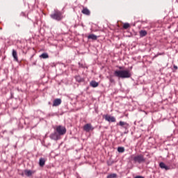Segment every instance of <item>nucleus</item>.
Segmentation results:
<instances>
[{
    "instance_id": "nucleus-1",
    "label": "nucleus",
    "mask_w": 178,
    "mask_h": 178,
    "mask_svg": "<svg viewBox=\"0 0 178 178\" xmlns=\"http://www.w3.org/2000/svg\"><path fill=\"white\" fill-rule=\"evenodd\" d=\"M119 70L114 71L115 76L118 78H130L131 74L129 70H123V67H118Z\"/></svg>"
},
{
    "instance_id": "nucleus-12",
    "label": "nucleus",
    "mask_w": 178,
    "mask_h": 178,
    "mask_svg": "<svg viewBox=\"0 0 178 178\" xmlns=\"http://www.w3.org/2000/svg\"><path fill=\"white\" fill-rule=\"evenodd\" d=\"M159 166H160V168H161V169H165V170H169L168 165H166V164H165V163H163V161H161L159 163Z\"/></svg>"
},
{
    "instance_id": "nucleus-8",
    "label": "nucleus",
    "mask_w": 178,
    "mask_h": 178,
    "mask_svg": "<svg viewBox=\"0 0 178 178\" xmlns=\"http://www.w3.org/2000/svg\"><path fill=\"white\" fill-rule=\"evenodd\" d=\"M81 13L82 14L88 16H90L91 14V11L88 8H87V7H83V8L81 10Z\"/></svg>"
},
{
    "instance_id": "nucleus-23",
    "label": "nucleus",
    "mask_w": 178,
    "mask_h": 178,
    "mask_svg": "<svg viewBox=\"0 0 178 178\" xmlns=\"http://www.w3.org/2000/svg\"><path fill=\"white\" fill-rule=\"evenodd\" d=\"M162 54H164V53H160V54H156V56H154L153 57V58H156V57H158V56L162 55Z\"/></svg>"
},
{
    "instance_id": "nucleus-17",
    "label": "nucleus",
    "mask_w": 178,
    "mask_h": 178,
    "mask_svg": "<svg viewBox=\"0 0 178 178\" xmlns=\"http://www.w3.org/2000/svg\"><path fill=\"white\" fill-rule=\"evenodd\" d=\"M146 35H147V31H140V38H144V36H146Z\"/></svg>"
},
{
    "instance_id": "nucleus-4",
    "label": "nucleus",
    "mask_w": 178,
    "mask_h": 178,
    "mask_svg": "<svg viewBox=\"0 0 178 178\" xmlns=\"http://www.w3.org/2000/svg\"><path fill=\"white\" fill-rule=\"evenodd\" d=\"M134 161L136 163H144L145 161L144 154H137L136 156H134Z\"/></svg>"
},
{
    "instance_id": "nucleus-19",
    "label": "nucleus",
    "mask_w": 178,
    "mask_h": 178,
    "mask_svg": "<svg viewBox=\"0 0 178 178\" xmlns=\"http://www.w3.org/2000/svg\"><path fill=\"white\" fill-rule=\"evenodd\" d=\"M40 57L42 58H48L49 54L47 53H42V54L40 55Z\"/></svg>"
},
{
    "instance_id": "nucleus-15",
    "label": "nucleus",
    "mask_w": 178,
    "mask_h": 178,
    "mask_svg": "<svg viewBox=\"0 0 178 178\" xmlns=\"http://www.w3.org/2000/svg\"><path fill=\"white\" fill-rule=\"evenodd\" d=\"M90 86H92L93 88H97V86H99V83L96 81H91Z\"/></svg>"
},
{
    "instance_id": "nucleus-11",
    "label": "nucleus",
    "mask_w": 178,
    "mask_h": 178,
    "mask_svg": "<svg viewBox=\"0 0 178 178\" xmlns=\"http://www.w3.org/2000/svg\"><path fill=\"white\" fill-rule=\"evenodd\" d=\"M13 57L15 61H19L18 54L17 50L13 49Z\"/></svg>"
},
{
    "instance_id": "nucleus-10",
    "label": "nucleus",
    "mask_w": 178,
    "mask_h": 178,
    "mask_svg": "<svg viewBox=\"0 0 178 178\" xmlns=\"http://www.w3.org/2000/svg\"><path fill=\"white\" fill-rule=\"evenodd\" d=\"M119 125L123 127V128H125V129H127L129 127V124H128V122H126L125 121H120Z\"/></svg>"
},
{
    "instance_id": "nucleus-3",
    "label": "nucleus",
    "mask_w": 178,
    "mask_h": 178,
    "mask_svg": "<svg viewBox=\"0 0 178 178\" xmlns=\"http://www.w3.org/2000/svg\"><path fill=\"white\" fill-rule=\"evenodd\" d=\"M51 17L53 18V19H56V21H61V19L63 18L60 11H55L54 14L51 15Z\"/></svg>"
},
{
    "instance_id": "nucleus-18",
    "label": "nucleus",
    "mask_w": 178,
    "mask_h": 178,
    "mask_svg": "<svg viewBox=\"0 0 178 178\" xmlns=\"http://www.w3.org/2000/svg\"><path fill=\"white\" fill-rule=\"evenodd\" d=\"M118 151L120 152V153H123L125 151V149L122 146H119L118 147Z\"/></svg>"
},
{
    "instance_id": "nucleus-22",
    "label": "nucleus",
    "mask_w": 178,
    "mask_h": 178,
    "mask_svg": "<svg viewBox=\"0 0 178 178\" xmlns=\"http://www.w3.org/2000/svg\"><path fill=\"white\" fill-rule=\"evenodd\" d=\"M76 80L78 82H82L83 79H82L79 75H78V76H76Z\"/></svg>"
},
{
    "instance_id": "nucleus-24",
    "label": "nucleus",
    "mask_w": 178,
    "mask_h": 178,
    "mask_svg": "<svg viewBox=\"0 0 178 178\" xmlns=\"http://www.w3.org/2000/svg\"><path fill=\"white\" fill-rule=\"evenodd\" d=\"M135 178H144V177H143V175H136Z\"/></svg>"
},
{
    "instance_id": "nucleus-16",
    "label": "nucleus",
    "mask_w": 178,
    "mask_h": 178,
    "mask_svg": "<svg viewBox=\"0 0 178 178\" xmlns=\"http://www.w3.org/2000/svg\"><path fill=\"white\" fill-rule=\"evenodd\" d=\"M88 39H92V40H97V36L94 34L89 35V36H88Z\"/></svg>"
},
{
    "instance_id": "nucleus-6",
    "label": "nucleus",
    "mask_w": 178,
    "mask_h": 178,
    "mask_svg": "<svg viewBox=\"0 0 178 178\" xmlns=\"http://www.w3.org/2000/svg\"><path fill=\"white\" fill-rule=\"evenodd\" d=\"M104 118L106 121L111 122H115L116 121L115 117H113L108 114H106V115H104Z\"/></svg>"
},
{
    "instance_id": "nucleus-2",
    "label": "nucleus",
    "mask_w": 178,
    "mask_h": 178,
    "mask_svg": "<svg viewBox=\"0 0 178 178\" xmlns=\"http://www.w3.org/2000/svg\"><path fill=\"white\" fill-rule=\"evenodd\" d=\"M56 131L58 132V139L60 138L61 135H65L67 132L65 127H63V125H58L56 128Z\"/></svg>"
},
{
    "instance_id": "nucleus-9",
    "label": "nucleus",
    "mask_w": 178,
    "mask_h": 178,
    "mask_svg": "<svg viewBox=\"0 0 178 178\" xmlns=\"http://www.w3.org/2000/svg\"><path fill=\"white\" fill-rule=\"evenodd\" d=\"M34 173H35V171H33V170H24V174L26 176H28V177H30V176H32Z\"/></svg>"
},
{
    "instance_id": "nucleus-13",
    "label": "nucleus",
    "mask_w": 178,
    "mask_h": 178,
    "mask_svg": "<svg viewBox=\"0 0 178 178\" xmlns=\"http://www.w3.org/2000/svg\"><path fill=\"white\" fill-rule=\"evenodd\" d=\"M62 100L61 99H55L54 100L53 106H59V104H61Z\"/></svg>"
},
{
    "instance_id": "nucleus-14",
    "label": "nucleus",
    "mask_w": 178,
    "mask_h": 178,
    "mask_svg": "<svg viewBox=\"0 0 178 178\" xmlns=\"http://www.w3.org/2000/svg\"><path fill=\"white\" fill-rule=\"evenodd\" d=\"M45 159H44V157H40V160H39V165L40 166H41V168H42V166H44L45 165Z\"/></svg>"
},
{
    "instance_id": "nucleus-21",
    "label": "nucleus",
    "mask_w": 178,
    "mask_h": 178,
    "mask_svg": "<svg viewBox=\"0 0 178 178\" xmlns=\"http://www.w3.org/2000/svg\"><path fill=\"white\" fill-rule=\"evenodd\" d=\"M117 177V174H109V175H108L107 178H115Z\"/></svg>"
},
{
    "instance_id": "nucleus-7",
    "label": "nucleus",
    "mask_w": 178,
    "mask_h": 178,
    "mask_svg": "<svg viewBox=\"0 0 178 178\" xmlns=\"http://www.w3.org/2000/svg\"><path fill=\"white\" fill-rule=\"evenodd\" d=\"M51 139H54V140H58L59 139V135L58 131L53 132V134H51L50 135Z\"/></svg>"
},
{
    "instance_id": "nucleus-26",
    "label": "nucleus",
    "mask_w": 178,
    "mask_h": 178,
    "mask_svg": "<svg viewBox=\"0 0 178 178\" xmlns=\"http://www.w3.org/2000/svg\"><path fill=\"white\" fill-rule=\"evenodd\" d=\"M110 81L111 82H113L114 79H111Z\"/></svg>"
},
{
    "instance_id": "nucleus-20",
    "label": "nucleus",
    "mask_w": 178,
    "mask_h": 178,
    "mask_svg": "<svg viewBox=\"0 0 178 178\" xmlns=\"http://www.w3.org/2000/svg\"><path fill=\"white\" fill-rule=\"evenodd\" d=\"M129 28H130V24L125 23V24H123V29H128Z\"/></svg>"
},
{
    "instance_id": "nucleus-5",
    "label": "nucleus",
    "mask_w": 178,
    "mask_h": 178,
    "mask_svg": "<svg viewBox=\"0 0 178 178\" xmlns=\"http://www.w3.org/2000/svg\"><path fill=\"white\" fill-rule=\"evenodd\" d=\"M94 127L90 123L85 124L83 125V131H86V132H90V131H93Z\"/></svg>"
},
{
    "instance_id": "nucleus-25",
    "label": "nucleus",
    "mask_w": 178,
    "mask_h": 178,
    "mask_svg": "<svg viewBox=\"0 0 178 178\" xmlns=\"http://www.w3.org/2000/svg\"><path fill=\"white\" fill-rule=\"evenodd\" d=\"M174 68H175V70H178L177 65H174Z\"/></svg>"
}]
</instances>
